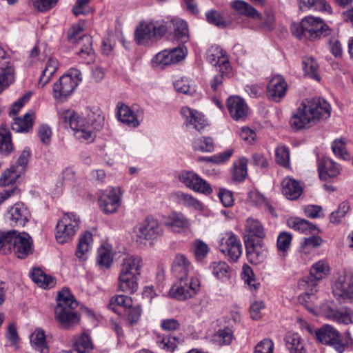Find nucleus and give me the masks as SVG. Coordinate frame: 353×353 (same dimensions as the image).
Wrapping results in <instances>:
<instances>
[{
	"label": "nucleus",
	"instance_id": "nucleus-1",
	"mask_svg": "<svg viewBox=\"0 0 353 353\" xmlns=\"http://www.w3.org/2000/svg\"><path fill=\"white\" fill-rule=\"evenodd\" d=\"M63 117L69 123L75 137L81 141H93L95 132L102 130L104 125V116L98 107L88 108L83 117L70 110L65 111Z\"/></svg>",
	"mask_w": 353,
	"mask_h": 353
},
{
	"label": "nucleus",
	"instance_id": "nucleus-2",
	"mask_svg": "<svg viewBox=\"0 0 353 353\" xmlns=\"http://www.w3.org/2000/svg\"><path fill=\"white\" fill-rule=\"evenodd\" d=\"M331 106L321 98L305 99L292 114L290 123L293 128L301 130L330 118Z\"/></svg>",
	"mask_w": 353,
	"mask_h": 353
},
{
	"label": "nucleus",
	"instance_id": "nucleus-3",
	"mask_svg": "<svg viewBox=\"0 0 353 353\" xmlns=\"http://www.w3.org/2000/svg\"><path fill=\"white\" fill-rule=\"evenodd\" d=\"M78 303L70 290L63 288L59 292L54 315L57 321L62 328L68 329L79 323L80 316L77 312Z\"/></svg>",
	"mask_w": 353,
	"mask_h": 353
},
{
	"label": "nucleus",
	"instance_id": "nucleus-4",
	"mask_svg": "<svg viewBox=\"0 0 353 353\" xmlns=\"http://www.w3.org/2000/svg\"><path fill=\"white\" fill-rule=\"evenodd\" d=\"M168 29L165 22L142 21L136 29L134 39L139 45H148L165 35Z\"/></svg>",
	"mask_w": 353,
	"mask_h": 353
},
{
	"label": "nucleus",
	"instance_id": "nucleus-5",
	"mask_svg": "<svg viewBox=\"0 0 353 353\" xmlns=\"http://www.w3.org/2000/svg\"><path fill=\"white\" fill-rule=\"evenodd\" d=\"M306 329L310 334L314 335L318 343L330 345L339 353H343L345 351V345L342 342L341 334L333 326L326 324L319 329L314 330L307 325Z\"/></svg>",
	"mask_w": 353,
	"mask_h": 353
},
{
	"label": "nucleus",
	"instance_id": "nucleus-6",
	"mask_svg": "<svg viewBox=\"0 0 353 353\" xmlns=\"http://www.w3.org/2000/svg\"><path fill=\"white\" fill-rule=\"evenodd\" d=\"M81 221L79 216L73 213H65L59 220L56 227V239L63 244L70 241L79 229Z\"/></svg>",
	"mask_w": 353,
	"mask_h": 353
},
{
	"label": "nucleus",
	"instance_id": "nucleus-7",
	"mask_svg": "<svg viewBox=\"0 0 353 353\" xmlns=\"http://www.w3.org/2000/svg\"><path fill=\"white\" fill-rule=\"evenodd\" d=\"M137 242L145 243V241H154L163 234V228L159 221L147 217L143 222L134 228Z\"/></svg>",
	"mask_w": 353,
	"mask_h": 353
},
{
	"label": "nucleus",
	"instance_id": "nucleus-8",
	"mask_svg": "<svg viewBox=\"0 0 353 353\" xmlns=\"http://www.w3.org/2000/svg\"><path fill=\"white\" fill-rule=\"evenodd\" d=\"M179 283L174 284L170 290L171 296L179 300H185L195 296L200 290V281L197 278L188 276L177 279Z\"/></svg>",
	"mask_w": 353,
	"mask_h": 353
},
{
	"label": "nucleus",
	"instance_id": "nucleus-9",
	"mask_svg": "<svg viewBox=\"0 0 353 353\" xmlns=\"http://www.w3.org/2000/svg\"><path fill=\"white\" fill-rule=\"evenodd\" d=\"M330 267L324 260H320L313 264L311 268L310 276L303 279L300 285L305 290L306 295L313 294L317 291V283L328 274Z\"/></svg>",
	"mask_w": 353,
	"mask_h": 353
},
{
	"label": "nucleus",
	"instance_id": "nucleus-10",
	"mask_svg": "<svg viewBox=\"0 0 353 353\" xmlns=\"http://www.w3.org/2000/svg\"><path fill=\"white\" fill-rule=\"evenodd\" d=\"M186 54L187 48L184 46H180L170 50H163L152 58V64L153 67L164 68L165 66L182 61Z\"/></svg>",
	"mask_w": 353,
	"mask_h": 353
},
{
	"label": "nucleus",
	"instance_id": "nucleus-11",
	"mask_svg": "<svg viewBox=\"0 0 353 353\" xmlns=\"http://www.w3.org/2000/svg\"><path fill=\"white\" fill-rule=\"evenodd\" d=\"M82 30L79 25L73 26L69 30L68 39L71 43L77 42L81 46L79 54L81 58L87 59L88 63H89L94 57V52L92 47V40L89 35H83L77 39Z\"/></svg>",
	"mask_w": 353,
	"mask_h": 353
},
{
	"label": "nucleus",
	"instance_id": "nucleus-12",
	"mask_svg": "<svg viewBox=\"0 0 353 353\" xmlns=\"http://www.w3.org/2000/svg\"><path fill=\"white\" fill-rule=\"evenodd\" d=\"M121 196L120 187H112L101 191L98 199L100 209L105 214L116 212L121 204Z\"/></svg>",
	"mask_w": 353,
	"mask_h": 353
},
{
	"label": "nucleus",
	"instance_id": "nucleus-13",
	"mask_svg": "<svg viewBox=\"0 0 353 353\" xmlns=\"http://www.w3.org/2000/svg\"><path fill=\"white\" fill-rule=\"evenodd\" d=\"M219 250L231 261H236L242 254V244L238 236L232 232L223 234Z\"/></svg>",
	"mask_w": 353,
	"mask_h": 353
},
{
	"label": "nucleus",
	"instance_id": "nucleus-14",
	"mask_svg": "<svg viewBox=\"0 0 353 353\" xmlns=\"http://www.w3.org/2000/svg\"><path fill=\"white\" fill-rule=\"evenodd\" d=\"M332 291L334 296L344 303H353V274L340 276L334 283Z\"/></svg>",
	"mask_w": 353,
	"mask_h": 353
},
{
	"label": "nucleus",
	"instance_id": "nucleus-15",
	"mask_svg": "<svg viewBox=\"0 0 353 353\" xmlns=\"http://www.w3.org/2000/svg\"><path fill=\"white\" fill-rule=\"evenodd\" d=\"M307 39L313 40L328 36L331 29L319 17L308 16L305 17Z\"/></svg>",
	"mask_w": 353,
	"mask_h": 353
},
{
	"label": "nucleus",
	"instance_id": "nucleus-16",
	"mask_svg": "<svg viewBox=\"0 0 353 353\" xmlns=\"http://www.w3.org/2000/svg\"><path fill=\"white\" fill-rule=\"evenodd\" d=\"M7 218L10 225L15 227H23L31 219L28 208L22 202H17L10 208Z\"/></svg>",
	"mask_w": 353,
	"mask_h": 353
},
{
	"label": "nucleus",
	"instance_id": "nucleus-17",
	"mask_svg": "<svg viewBox=\"0 0 353 353\" xmlns=\"http://www.w3.org/2000/svg\"><path fill=\"white\" fill-rule=\"evenodd\" d=\"M76 81L68 76H62L53 85V97L56 100L63 101L77 87Z\"/></svg>",
	"mask_w": 353,
	"mask_h": 353
},
{
	"label": "nucleus",
	"instance_id": "nucleus-18",
	"mask_svg": "<svg viewBox=\"0 0 353 353\" xmlns=\"http://www.w3.org/2000/svg\"><path fill=\"white\" fill-rule=\"evenodd\" d=\"M288 85L281 75H275L268 85V97L275 102H279L285 96Z\"/></svg>",
	"mask_w": 353,
	"mask_h": 353
},
{
	"label": "nucleus",
	"instance_id": "nucleus-19",
	"mask_svg": "<svg viewBox=\"0 0 353 353\" xmlns=\"http://www.w3.org/2000/svg\"><path fill=\"white\" fill-rule=\"evenodd\" d=\"M181 113L185 119L186 125L189 128L201 132L208 125L204 115L196 110L183 107L181 108Z\"/></svg>",
	"mask_w": 353,
	"mask_h": 353
},
{
	"label": "nucleus",
	"instance_id": "nucleus-20",
	"mask_svg": "<svg viewBox=\"0 0 353 353\" xmlns=\"http://www.w3.org/2000/svg\"><path fill=\"white\" fill-rule=\"evenodd\" d=\"M265 237V231L263 224L253 218H248L245 225V243L249 241H262Z\"/></svg>",
	"mask_w": 353,
	"mask_h": 353
},
{
	"label": "nucleus",
	"instance_id": "nucleus-21",
	"mask_svg": "<svg viewBox=\"0 0 353 353\" xmlns=\"http://www.w3.org/2000/svg\"><path fill=\"white\" fill-rule=\"evenodd\" d=\"M207 60L212 64L215 70L218 68L229 70L230 65L225 52L218 46H212L207 52Z\"/></svg>",
	"mask_w": 353,
	"mask_h": 353
},
{
	"label": "nucleus",
	"instance_id": "nucleus-22",
	"mask_svg": "<svg viewBox=\"0 0 353 353\" xmlns=\"http://www.w3.org/2000/svg\"><path fill=\"white\" fill-rule=\"evenodd\" d=\"M245 245L248 259L251 263L259 264L265 260L267 250L263 246L262 241H249L245 243Z\"/></svg>",
	"mask_w": 353,
	"mask_h": 353
},
{
	"label": "nucleus",
	"instance_id": "nucleus-23",
	"mask_svg": "<svg viewBox=\"0 0 353 353\" xmlns=\"http://www.w3.org/2000/svg\"><path fill=\"white\" fill-rule=\"evenodd\" d=\"M228 110L231 117L235 121L245 119L248 114V107L239 97H231L227 101Z\"/></svg>",
	"mask_w": 353,
	"mask_h": 353
},
{
	"label": "nucleus",
	"instance_id": "nucleus-24",
	"mask_svg": "<svg viewBox=\"0 0 353 353\" xmlns=\"http://www.w3.org/2000/svg\"><path fill=\"white\" fill-rule=\"evenodd\" d=\"M31 237L26 232H17L13 250L19 259H24L32 252Z\"/></svg>",
	"mask_w": 353,
	"mask_h": 353
},
{
	"label": "nucleus",
	"instance_id": "nucleus-25",
	"mask_svg": "<svg viewBox=\"0 0 353 353\" xmlns=\"http://www.w3.org/2000/svg\"><path fill=\"white\" fill-rule=\"evenodd\" d=\"M165 225L174 232H181L190 228V220L181 212H172L165 221Z\"/></svg>",
	"mask_w": 353,
	"mask_h": 353
},
{
	"label": "nucleus",
	"instance_id": "nucleus-26",
	"mask_svg": "<svg viewBox=\"0 0 353 353\" xmlns=\"http://www.w3.org/2000/svg\"><path fill=\"white\" fill-rule=\"evenodd\" d=\"M325 315L327 319L339 323L344 325L353 323V310L349 307H344L340 310L329 307L325 311Z\"/></svg>",
	"mask_w": 353,
	"mask_h": 353
},
{
	"label": "nucleus",
	"instance_id": "nucleus-27",
	"mask_svg": "<svg viewBox=\"0 0 353 353\" xmlns=\"http://www.w3.org/2000/svg\"><path fill=\"white\" fill-rule=\"evenodd\" d=\"M288 226L295 231L301 233L309 234H318L320 230L317 226L309 221L299 217H292L287 221Z\"/></svg>",
	"mask_w": 353,
	"mask_h": 353
},
{
	"label": "nucleus",
	"instance_id": "nucleus-28",
	"mask_svg": "<svg viewBox=\"0 0 353 353\" xmlns=\"http://www.w3.org/2000/svg\"><path fill=\"white\" fill-rule=\"evenodd\" d=\"M282 193L290 200H296L303 192V187L299 181L292 178H285L281 183Z\"/></svg>",
	"mask_w": 353,
	"mask_h": 353
},
{
	"label": "nucleus",
	"instance_id": "nucleus-29",
	"mask_svg": "<svg viewBox=\"0 0 353 353\" xmlns=\"http://www.w3.org/2000/svg\"><path fill=\"white\" fill-rule=\"evenodd\" d=\"M138 275L120 271L119 276V289L128 294H133L138 289Z\"/></svg>",
	"mask_w": 353,
	"mask_h": 353
},
{
	"label": "nucleus",
	"instance_id": "nucleus-30",
	"mask_svg": "<svg viewBox=\"0 0 353 353\" xmlns=\"http://www.w3.org/2000/svg\"><path fill=\"white\" fill-rule=\"evenodd\" d=\"M341 166L330 159H320L318 161L319 176H337L342 174Z\"/></svg>",
	"mask_w": 353,
	"mask_h": 353
},
{
	"label": "nucleus",
	"instance_id": "nucleus-31",
	"mask_svg": "<svg viewBox=\"0 0 353 353\" xmlns=\"http://www.w3.org/2000/svg\"><path fill=\"white\" fill-rule=\"evenodd\" d=\"M142 265L143 261L141 256L128 255L122 260L120 271L139 276Z\"/></svg>",
	"mask_w": 353,
	"mask_h": 353
},
{
	"label": "nucleus",
	"instance_id": "nucleus-32",
	"mask_svg": "<svg viewBox=\"0 0 353 353\" xmlns=\"http://www.w3.org/2000/svg\"><path fill=\"white\" fill-rule=\"evenodd\" d=\"M180 181L188 188L194 192L202 193L206 195L212 192L210 184L203 178H180Z\"/></svg>",
	"mask_w": 353,
	"mask_h": 353
},
{
	"label": "nucleus",
	"instance_id": "nucleus-33",
	"mask_svg": "<svg viewBox=\"0 0 353 353\" xmlns=\"http://www.w3.org/2000/svg\"><path fill=\"white\" fill-rule=\"evenodd\" d=\"M18 178H0V186L5 187L6 189L0 192V203L12 195L19 194L20 190L18 188Z\"/></svg>",
	"mask_w": 353,
	"mask_h": 353
},
{
	"label": "nucleus",
	"instance_id": "nucleus-34",
	"mask_svg": "<svg viewBox=\"0 0 353 353\" xmlns=\"http://www.w3.org/2000/svg\"><path fill=\"white\" fill-rule=\"evenodd\" d=\"M117 109V117L121 123L132 128H136L139 125L137 115L129 106L122 104L118 105Z\"/></svg>",
	"mask_w": 353,
	"mask_h": 353
},
{
	"label": "nucleus",
	"instance_id": "nucleus-35",
	"mask_svg": "<svg viewBox=\"0 0 353 353\" xmlns=\"http://www.w3.org/2000/svg\"><path fill=\"white\" fill-rule=\"evenodd\" d=\"M190 269V263L187 257L181 254L176 255L172 270L177 279L188 276Z\"/></svg>",
	"mask_w": 353,
	"mask_h": 353
},
{
	"label": "nucleus",
	"instance_id": "nucleus-36",
	"mask_svg": "<svg viewBox=\"0 0 353 353\" xmlns=\"http://www.w3.org/2000/svg\"><path fill=\"white\" fill-rule=\"evenodd\" d=\"M231 5L235 10L244 16L252 18L254 21H261L262 19V14L253 6L244 1L235 0L232 2Z\"/></svg>",
	"mask_w": 353,
	"mask_h": 353
},
{
	"label": "nucleus",
	"instance_id": "nucleus-37",
	"mask_svg": "<svg viewBox=\"0 0 353 353\" xmlns=\"http://www.w3.org/2000/svg\"><path fill=\"white\" fill-rule=\"evenodd\" d=\"M284 340L285 346L290 353H307L303 340L299 334L288 332Z\"/></svg>",
	"mask_w": 353,
	"mask_h": 353
},
{
	"label": "nucleus",
	"instance_id": "nucleus-38",
	"mask_svg": "<svg viewBox=\"0 0 353 353\" xmlns=\"http://www.w3.org/2000/svg\"><path fill=\"white\" fill-rule=\"evenodd\" d=\"M133 305L131 297L127 295H116L111 298L108 307L117 314H121Z\"/></svg>",
	"mask_w": 353,
	"mask_h": 353
},
{
	"label": "nucleus",
	"instance_id": "nucleus-39",
	"mask_svg": "<svg viewBox=\"0 0 353 353\" xmlns=\"http://www.w3.org/2000/svg\"><path fill=\"white\" fill-rule=\"evenodd\" d=\"M30 157V151L29 149H24L21 153L15 164L10 166L8 169L10 174L14 176H21L24 174L28 166V163Z\"/></svg>",
	"mask_w": 353,
	"mask_h": 353
},
{
	"label": "nucleus",
	"instance_id": "nucleus-40",
	"mask_svg": "<svg viewBox=\"0 0 353 353\" xmlns=\"http://www.w3.org/2000/svg\"><path fill=\"white\" fill-rule=\"evenodd\" d=\"M30 343L32 347L40 353H49V346L46 342L43 330L37 328L31 334Z\"/></svg>",
	"mask_w": 353,
	"mask_h": 353
},
{
	"label": "nucleus",
	"instance_id": "nucleus-41",
	"mask_svg": "<svg viewBox=\"0 0 353 353\" xmlns=\"http://www.w3.org/2000/svg\"><path fill=\"white\" fill-rule=\"evenodd\" d=\"M32 281L43 288H51L54 286L55 281L53 277L47 275L40 268H34L31 272Z\"/></svg>",
	"mask_w": 353,
	"mask_h": 353
},
{
	"label": "nucleus",
	"instance_id": "nucleus-42",
	"mask_svg": "<svg viewBox=\"0 0 353 353\" xmlns=\"http://www.w3.org/2000/svg\"><path fill=\"white\" fill-rule=\"evenodd\" d=\"M58 62L55 59L50 58L43 69L38 82V86L43 88L51 80V77L58 68Z\"/></svg>",
	"mask_w": 353,
	"mask_h": 353
},
{
	"label": "nucleus",
	"instance_id": "nucleus-43",
	"mask_svg": "<svg viewBox=\"0 0 353 353\" xmlns=\"http://www.w3.org/2000/svg\"><path fill=\"white\" fill-rule=\"evenodd\" d=\"M174 26V37L181 43H186L189 39V31L187 23L181 19L171 21Z\"/></svg>",
	"mask_w": 353,
	"mask_h": 353
},
{
	"label": "nucleus",
	"instance_id": "nucleus-44",
	"mask_svg": "<svg viewBox=\"0 0 353 353\" xmlns=\"http://www.w3.org/2000/svg\"><path fill=\"white\" fill-rule=\"evenodd\" d=\"M210 269L213 275L219 280L229 279L231 270L229 265L224 261H214L210 264Z\"/></svg>",
	"mask_w": 353,
	"mask_h": 353
},
{
	"label": "nucleus",
	"instance_id": "nucleus-45",
	"mask_svg": "<svg viewBox=\"0 0 353 353\" xmlns=\"http://www.w3.org/2000/svg\"><path fill=\"white\" fill-rule=\"evenodd\" d=\"M299 8L302 10L314 7L315 10H324L328 13L332 12L331 6L325 0H299Z\"/></svg>",
	"mask_w": 353,
	"mask_h": 353
},
{
	"label": "nucleus",
	"instance_id": "nucleus-46",
	"mask_svg": "<svg viewBox=\"0 0 353 353\" xmlns=\"http://www.w3.org/2000/svg\"><path fill=\"white\" fill-rule=\"evenodd\" d=\"M17 232L16 230L0 232V251L3 254L10 253L13 249Z\"/></svg>",
	"mask_w": 353,
	"mask_h": 353
},
{
	"label": "nucleus",
	"instance_id": "nucleus-47",
	"mask_svg": "<svg viewBox=\"0 0 353 353\" xmlns=\"http://www.w3.org/2000/svg\"><path fill=\"white\" fill-rule=\"evenodd\" d=\"M302 63L305 75L316 81L320 80V76L318 73L319 65L312 57H305L303 59Z\"/></svg>",
	"mask_w": 353,
	"mask_h": 353
},
{
	"label": "nucleus",
	"instance_id": "nucleus-48",
	"mask_svg": "<svg viewBox=\"0 0 353 353\" xmlns=\"http://www.w3.org/2000/svg\"><path fill=\"white\" fill-rule=\"evenodd\" d=\"M32 114L26 113L23 118H15L14 123L12 124V128L17 132H28L32 127Z\"/></svg>",
	"mask_w": 353,
	"mask_h": 353
},
{
	"label": "nucleus",
	"instance_id": "nucleus-49",
	"mask_svg": "<svg viewBox=\"0 0 353 353\" xmlns=\"http://www.w3.org/2000/svg\"><path fill=\"white\" fill-rule=\"evenodd\" d=\"M92 241V234L90 232H85L80 236L76 252L78 258L81 259L89 251Z\"/></svg>",
	"mask_w": 353,
	"mask_h": 353
},
{
	"label": "nucleus",
	"instance_id": "nucleus-50",
	"mask_svg": "<svg viewBox=\"0 0 353 353\" xmlns=\"http://www.w3.org/2000/svg\"><path fill=\"white\" fill-rule=\"evenodd\" d=\"M2 70L0 74V94L6 89L13 81L14 79V69L11 65L4 67V65H0Z\"/></svg>",
	"mask_w": 353,
	"mask_h": 353
},
{
	"label": "nucleus",
	"instance_id": "nucleus-51",
	"mask_svg": "<svg viewBox=\"0 0 353 353\" xmlns=\"http://www.w3.org/2000/svg\"><path fill=\"white\" fill-rule=\"evenodd\" d=\"M175 196L178 202L183 205L199 210L203 209L202 203L188 194L179 191L175 193Z\"/></svg>",
	"mask_w": 353,
	"mask_h": 353
},
{
	"label": "nucleus",
	"instance_id": "nucleus-52",
	"mask_svg": "<svg viewBox=\"0 0 353 353\" xmlns=\"http://www.w3.org/2000/svg\"><path fill=\"white\" fill-rule=\"evenodd\" d=\"M73 348L78 353H89L93 349V344L89 336L83 334L75 340Z\"/></svg>",
	"mask_w": 353,
	"mask_h": 353
},
{
	"label": "nucleus",
	"instance_id": "nucleus-53",
	"mask_svg": "<svg viewBox=\"0 0 353 353\" xmlns=\"http://www.w3.org/2000/svg\"><path fill=\"white\" fill-rule=\"evenodd\" d=\"M332 150L337 157L344 161L351 159V154L347 151L346 143L343 139L334 140L332 143Z\"/></svg>",
	"mask_w": 353,
	"mask_h": 353
},
{
	"label": "nucleus",
	"instance_id": "nucleus-54",
	"mask_svg": "<svg viewBox=\"0 0 353 353\" xmlns=\"http://www.w3.org/2000/svg\"><path fill=\"white\" fill-rule=\"evenodd\" d=\"M193 148L203 152H212L214 150V141L211 137H199L194 140Z\"/></svg>",
	"mask_w": 353,
	"mask_h": 353
},
{
	"label": "nucleus",
	"instance_id": "nucleus-55",
	"mask_svg": "<svg viewBox=\"0 0 353 353\" xmlns=\"http://www.w3.org/2000/svg\"><path fill=\"white\" fill-rule=\"evenodd\" d=\"M174 86L177 92L185 94L192 95L196 91L194 83L187 78L176 81Z\"/></svg>",
	"mask_w": 353,
	"mask_h": 353
},
{
	"label": "nucleus",
	"instance_id": "nucleus-56",
	"mask_svg": "<svg viewBox=\"0 0 353 353\" xmlns=\"http://www.w3.org/2000/svg\"><path fill=\"white\" fill-rule=\"evenodd\" d=\"M312 234L311 236L305 238L301 243V250L305 254L310 253L312 250L320 247L323 243V239L321 236H316V234Z\"/></svg>",
	"mask_w": 353,
	"mask_h": 353
},
{
	"label": "nucleus",
	"instance_id": "nucleus-57",
	"mask_svg": "<svg viewBox=\"0 0 353 353\" xmlns=\"http://www.w3.org/2000/svg\"><path fill=\"white\" fill-rule=\"evenodd\" d=\"M350 208L348 201H345L341 203L334 212L330 215V221L333 224H339L343 218L345 216Z\"/></svg>",
	"mask_w": 353,
	"mask_h": 353
},
{
	"label": "nucleus",
	"instance_id": "nucleus-58",
	"mask_svg": "<svg viewBox=\"0 0 353 353\" xmlns=\"http://www.w3.org/2000/svg\"><path fill=\"white\" fill-rule=\"evenodd\" d=\"M207 21L219 28H225L228 26L230 22L225 18V17L216 10H211L206 12Z\"/></svg>",
	"mask_w": 353,
	"mask_h": 353
},
{
	"label": "nucleus",
	"instance_id": "nucleus-59",
	"mask_svg": "<svg viewBox=\"0 0 353 353\" xmlns=\"http://www.w3.org/2000/svg\"><path fill=\"white\" fill-rule=\"evenodd\" d=\"M13 150L11 134L5 130L0 131V154H9Z\"/></svg>",
	"mask_w": 353,
	"mask_h": 353
},
{
	"label": "nucleus",
	"instance_id": "nucleus-60",
	"mask_svg": "<svg viewBox=\"0 0 353 353\" xmlns=\"http://www.w3.org/2000/svg\"><path fill=\"white\" fill-rule=\"evenodd\" d=\"M112 261L110 250L101 247L98 250L97 263L101 268H109Z\"/></svg>",
	"mask_w": 353,
	"mask_h": 353
},
{
	"label": "nucleus",
	"instance_id": "nucleus-61",
	"mask_svg": "<svg viewBox=\"0 0 353 353\" xmlns=\"http://www.w3.org/2000/svg\"><path fill=\"white\" fill-rule=\"evenodd\" d=\"M276 161L278 164L288 168L290 165V150L285 145H279L276 149Z\"/></svg>",
	"mask_w": 353,
	"mask_h": 353
},
{
	"label": "nucleus",
	"instance_id": "nucleus-62",
	"mask_svg": "<svg viewBox=\"0 0 353 353\" xmlns=\"http://www.w3.org/2000/svg\"><path fill=\"white\" fill-rule=\"evenodd\" d=\"M292 236L290 233L286 232H281L276 241V246L279 251L286 252L291 245Z\"/></svg>",
	"mask_w": 353,
	"mask_h": 353
},
{
	"label": "nucleus",
	"instance_id": "nucleus-63",
	"mask_svg": "<svg viewBox=\"0 0 353 353\" xmlns=\"http://www.w3.org/2000/svg\"><path fill=\"white\" fill-rule=\"evenodd\" d=\"M242 278L245 283L248 284L250 289L256 290L259 284L256 282L252 268L245 265L243 267Z\"/></svg>",
	"mask_w": 353,
	"mask_h": 353
},
{
	"label": "nucleus",
	"instance_id": "nucleus-64",
	"mask_svg": "<svg viewBox=\"0 0 353 353\" xmlns=\"http://www.w3.org/2000/svg\"><path fill=\"white\" fill-rule=\"evenodd\" d=\"M193 247L194 256L198 261H202L209 252L208 245L201 240L195 241Z\"/></svg>",
	"mask_w": 353,
	"mask_h": 353
}]
</instances>
